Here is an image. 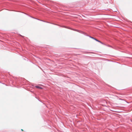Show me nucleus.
Masks as SVG:
<instances>
[{
    "mask_svg": "<svg viewBox=\"0 0 132 132\" xmlns=\"http://www.w3.org/2000/svg\"><path fill=\"white\" fill-rule=\"evenodd\" d=\"M36 87L37 88H40V89H42V88L41 87H39V86H36Z\"/></svg>",
    "mask_w": 132,
    "mask_h": 132,
    "instance_id": "f257e3e1",
    "label": "nucleus"
},
{
    "mask_svg": "<svg viewBox=\"0 0 132 132\" xmlns=\"http://www.w3.org/2000/svg\"><path fill=\"white\" fill-rule=\"evenodd\" d=\"M94 39L95 40H96V41H98V40H97V39H96L94 38Z\"/></svg>",
    "mask_w": 132,
    "mask_h": 132,
    "instance_id": "f03ea898",
    "label": "nucleus"
},
{
    "mask_svg": "<svg viewBox=\"0 0 132 132\" xmlns=\"http://www.w3.org/2000/svg\"><path fill=\"white\" fill-rule=\"evenodd\" d=\"M97 42H99L101 43L102 44V42H101L100 41H99V40H98V41Z\"/></svg>",
    "mask_w": 132,
    "mask_h": 132,
    "instance_id": "7ed1b4c3",
    "label": "nucleus"
},
{
    "mask_svg": "<svg viewBox=\"0 0 132 132\" xmlns=\"http://www.w3.org/2000/svg\"><path fill=\"white\" fill-rule=\"evenodd\" d=\"M90 37L91 38H92V39H94V38L93 37Z\"/></svg>",
    "mask_w": 132,
    "mask_h": 132,
    "instance_id": "20e7f679",
    "label": "nucleus"
},
{
    "mask_svg": "<svg viewBox=\"0 0 132 132\" xmlns=\"http://www.w3.org/2000/svg\"><path fill=\"white\" fill-rule=\"evenodd\" d=\"M21 130L22 131H23V130L22 129H21Z\"/></svg>",
    "mask_w": 132,
    "mask_h": 132,
    "instance_id": "39448f33",
    "label": "nucleus"
}]
</instances>
